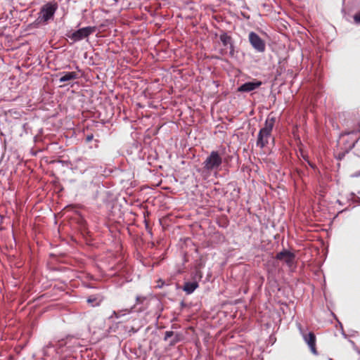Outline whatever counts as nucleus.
Listing matches in <instances>:
<instances>
[{
	"instance_id": "7ed1b4c3",
	"label": "nucleus",
	"mask_w": 360,
	"mask_h": 360,
	"mask_svg": "<svg viewBox=\"0 0 360 360\" xmlns=\"http://www.w3.org/2000/svg\"><path fill=\"white\" fill-rule=\"evenodd\" d=\"M275 123L274 117H268L264 124V127H262L258 134L257 140V146L260 148H264L269 143V140L271 137V131Z\"/></svg>"
},
{
	"instance_id": "a211bd4d",
	"label": "nucleus",
	"mask_w": 360,
	"mask_h": 360,
	"mask_svg": "<svg viewBox=\"0 0 360 360\" xmlns=\"http://www.w3.org/2000/svg\"><path fill=\"white\" fill-rule=\"evenodd\" d=\"M300 153H301V156H302V158L304 160H306V161L308 162V164H309L311 167H314V166H313V165H312L311 163H310V162H309V160H308V156H307L306 154H304L302 151H301V152H300Z\"/></svg>"
},
{
	"instance_id": "412c9836",
	"label": "nucleus",
	"mask_w": 360,
	"mask_h": 360,
	"mask_svg": "<svg viewBox=\"0 0 360 360\" xmlns=\"http://www.w3.org/2000/svg\"><path fill=\"white\" fill-rule=\"evenodd\" d=\"M112 3L111 5H114L117 4V0H110Z\"/></svg>"
},
{
	"instance_id": "f3484780",
	"label": "nucleus",
	"mask_w": 360,
	"mask_h": 360,
	"mask_svg": "<svg viewBox=\"0 0 360 360\" xmlns=\"http://www.w3.org/2000/svg\"><path fill=\"white\" fill-rule=\"evenodd\" d=\"M180 340V335L176 334L174 339L171 341L170 345H174Z\"/></svg>"
},
{
	"instance_id": "aec40b11",
	"label": "nucleus",
	"mask_w": 360,
	"mask_h": 360,
	"mask_svg": "<svg viewBox=\"0 0 360 360\" xmlns=\"http://www.w3.org/2000/svg\"><path fill=\"white\" fill-rule=\"evenodd\" d=\"M94 135L92 134H88L86 137V142H90L93 140Z\"/></svg>"
},
{
	"instance_id": "f8f14e48",
	"label": "nucleus",
	"mask_w": 360,
	"mask_h": 360,
	"mask_svg": "<svg viewBox=\"0 0 360 360\" xmlns=\"http://www.w3.org/2000/svg\"><path fill=\"white\" fill-rule=\"evenodd\" d=\"M63 75L59 79L60 82H65L70 80H74L78 78V75L75 72H65L61 73Z\"/></svg>"
},
{
	"instance_id": "0eeeda50",
	"label": "nucleus",
	"mask_w": 360,
	"mask_h": 360,
	"mask_svg": "<svg viewBox=\"0 0 360 360\" xmlns=\"http://www.w3.org/2000/svg\"><path fill=\"white\" fill-rule=\"evenodd\" d=\"M276 259L283 261L289 268H291L295 264V255L288 250H283L276 254Z\"/></svg>"
},
{
	"instance_id": "6ab92c4d",
	"label": "nucleus",
	"mask_w": 360,
	"mask_h": 360,
	"mask_svg": "<svg viewBox=\"0 0 360 360\" xmlns=\"http://www.w3.org/2000/svg\"><path fill=\"white\" fill-rule=\"evenodd\" d=\"M354 20L355 22L360 24V12L354 15Z\"/></svg>"
},
{
	"instance_id": "1a4fd4ad",
	"label": "nucleus",
	"mask_w": 360,
	"mask_h": 360,
	"mask_svg": "<svg viewBox=\"0 0 360 360\" xmlns=\"http://www.w3.org/2000/svg\"><path fill=\"white\" fill-rule=\"evenodd\" d=\"M262 82L260 81H252V82H248L244 84H243L241 86H240L238 88V91L239 92H250L252 91L255 90L256 89L259 88L262 85Z\"/></svg>"
},
{
	"instance_id": "f257e3e1",
	"label": "nucleus",
	"mask_w": 360,
	"mask_h": 360,
	"mask_svg": "<svg viewBox=\"0 0 360 360\" xmlns=\"http://www.w3.org/2000/svg\"><path fill=\"white\" fill-rule=\"evenodd\" d=\"M58 8V4L54 1L48 2L43 5L38 13V17L32 23L33 26L39 27L40 25H47L49 20L53 19Z\"/></svg>"
},
{
	"instance_id": "dca6fc26",
	"label": "nucleus",
	"mask_w": 360,
	"mask_h": 360,
	"mask_svg": "<svg viewBox=\"0 0 360 360\" xmlns=\"http://www.w3.org/2000/svg\"><path fill=\"white\" fill-rule=\"evenodd\" d=\"M174 335L173 331H166L164 337V340H167L169 338Z\"/></svg>"
},
{
	"instance_id": "4468645a",
	"label": "nucleus",
	"mask_w": 360,
	"mask_h": 360,
	"mask_svg": "<svg viewBox=\"0 0 360 360\" xmlns=\"http://www.w3.org/2000/svg\"><path fill=\"white\" fill-rule=\"evenodd\" d=\"M219 38L224 46H227L231 41V37L229 36L226 32L221 34Z\"/></svg>"
},
{
	"instance_id": "2eb2a0df",
	"label": "nucleus",
	"mask_w": 360,
	"mask_h": 360,
	"mask_svg": "<svg viewBox=\"0 0 360 360\" xmlns=\"http://www.w3.org/2000/svg\"><path fill=\"white\" fill-rule=\"evenodd\" d=\"M136 304H148V299L145 296L138 295L136 297Z\"/></svg>"
},
{
	"instance_id": "9b49d317",
	"label": "nucleus",
	"mask_w": 360,
	"mask_h": 360,
	"mask_svg": "<svg viewBox=\"0 0 360 360\" xmlns=\"http://www.w3.org/2000/svg\"><path fill=\"white\" fill-rule=\"evenodd\" d=\"M135 306L131 307V308H125L119 311H113L112 314L110 316V319H120L122 316H124L127 314H129L132 312Z\"/></svg>"
},
{
	"instance_id": "b1692460",
	"label": "nucleus",
	"mask_w": 360,
	"mask_h": 360,
	"mask_svg": "<svg viewBox=\"0 0 360 360\" xmlns=\"http://www.w3.org/2000/svg\"><path fill=\"white\" fill-rule=\"evenodd\" d=\"M358 175H356V174H353L352 175V176H357Z\"/></svg>"
},
{
	"instance_id": "423d86ee",
	"label": "nucleus",
	"mask_w": 360,
	"mask_h": 360,
	"mask_svg": "<svg viewBox=\"0 0 360 360\" xmlns=\"http://www.w3.org/2000/svg\"><path fill=\"white\" fill-rule=\"evenodd\" d=\"M356 132L352 131L350 132L342 133L340 135V139L344 142V150L345 153H348L350 151L358 142V139H353L352 136Z\"/></svg>"
},
{
	"instance_id": "f03ea898",
	"label": "nucleus",
	"mask_w": 360,
	"mask_h": 360,
	"mask_svg": "<svg viewBox=\"0 0 360 360\" xmlns=\"http://www.w3.org/2000/svg\"><path fill=\"white\" fill-rule=\"evenodd\" d=\"M225 148H222L221 150H212L203 162V168L205 170L211 172L219 171L222 162L226 159L223 158Z\"/></svg>"
},
{
	"instance_id": "9d476101",
	"label": "nucleus",
	"mask_w": 360,
	"mask_h": 360,
	"mask_svg": "<svg viewBox=\"0 0 360 360\" xmlns=\"http://www.w3.org/2000/svg\"><path fill=\"white\" fill-rule=\"evenodd\" d=\"M103 300V295L98 294L89 296L86 302L91 307H95L100 306Z\"/></svg>"
},
{
	"instance_id": "6e6552de",
	"label": "nucleus",
	"mask_w": 360,
	"mask_h": 360,
	"mask_svg": "<svg viewBox=\"0 0 360 360\" xmlns=\"http://www.w3.org/2000/svg\"><path fill=\"white\" fill-rule=\"evenodd\" d=\"M302 337L305 342L308 345L311 352L317 354V351L316 348V336L313 332H309L307 334L302 333Z\"/></svg>"
},
{
	"instance_id": "4be33fe9",
	"label": "nucleus",
	"mask_w": 360,
	"mask_h": 360,
	"mask_svg": "<svg viewBox=\"0 0 360 360\" xmlns=\"http://www.w3.org/2000/svg\"><path fill=\"white\" fill-rule=\"evenodd\" d=\"M343 156H344V154H342L341 156H340V155H339V159L342 158H343Z\"/></svg>"
},
{
	"instance_id": "39448f33",
	"label": "nucleus",
	"mask_w": 360,
	"mask_h": 360,
	"mask_svg": "<svg viewBox=\"0 0 360 360\" xmlns=\"http://www.w3.org/2000/svg\"><path fill=\"white\" fill-rule=\"evenodd\" d=\"M248 40L256 51L259 53H263L265 51V41L257 33L255 32H250L248 35Z\"/></svg>"
},
{
	"instance_id": "ddd939ff",
	"label": "nucleus",
	"mask_w": 360,
	"mask_h": 360,
	"mask_svg": "<svg viewBox=\"0 0 360 360\" xmlns=\"http://www.w3.org/2000/svg\"><path fill=\"white\" fill-rule=\"evenodd\" d=\"M198 287V283L196 281L185 283L183 290L187 294H191Z\"/></svg>"
},
{
	"instance_id": "5701e85b",
	"label": "nucleus",
	"mask_w": 360,
	"mask_h": 360,
	"mask_svg": "<svg viewBox=\"0 0 360 360\" xmlns=\"http://www.w3.org/2000/svg\"><path fill=\"white\" fill-rule=\"evenodd\" d=\"M162 284H163V283ZM162 285H158V288H162Z\"/></svg>"
},
{
	"instance_id": "20e7f679",
	"label": "nucleus",
	"mask_w": 360,
	"mask_h": 360,
	"mask_svg": "<svg viewBox=\"0 0 360 360\" xmlns=\"http://www.w3.org/2000/svg\"><path fill=\"white\" fill-rule=\"evenodd\" d=\"M96 31L95 27H85L80 28L70 34L68 35V37L72 40L73 42H77L81 41L85 38L89 37V35L93 34Z\"/></svg>"
}]
</instances>
